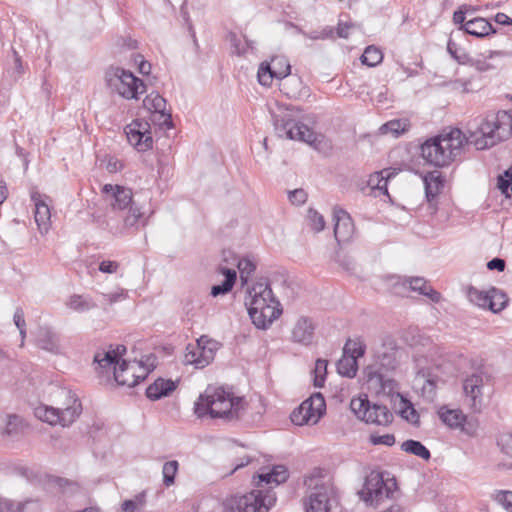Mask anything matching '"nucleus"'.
<instances>
[{"label":"nucleus","mask_w":512,"mask_h":512,"mask_svg":"<svg viewBox=\"0 0 512 512\" xmlns=\"http://www.w3.org/2000/svg\"><path fill=\"white\" fill-rule=\"evenodd\" d=\"M469 137L454 128L448 133L426 140L421 156L430 165L445 167L456 161L465 145L472 143L477 150L487 149L512 136V115L507 111L476 118L469 123Z\"/></svg>","instance_id":"obj_1"},{"label":"nucleus","mask_w":512,"mask_h":512,"mask_svg":"<svg viewBox=\"0 0 512 512\" xmlns=\"http://www.w3.org/2000/svg\"><path fill=\"white\" fill-rule=\"evenodd\" d=\"M244 411L243 398L235 397L231 391L216 386H208L194 405V412L200 418L209 414L211 418L233 421L242 418Z\"/></svg>","instance_id":"obj_2"},{"label":"nucleus","mask_w":512,"mask_h":512,"mask_svg":"<svg viewBox=\"0 0 512 512\" xmlns=\"http://www.w3.org/2000/svg\"><path fill=\"white\" fill-rule=\"evenodd\" d=\"M126 352L127 348L124 345H116V347L111 345L108 350H99L95 353L94 363L102 372L113 368L114 379L118 385L134 387L146 378L148 370L136 361L120 362Z\"/></svg>","instance_id":"obj_3"},{"label":"nucleus","mask_w":512,"mask_h":512,"mask_svg":"<svg viewBox=\"0 0 512 512\" xmlns=\"http://www.w3.org/2000/svg\"><path fill=\"white\" fill-rule=\"evenodd\" d=\"M245 304L253 324L267 329L282 313L267 279H260L248 290Z\"/></svg>","instance_id":"obj_4"},{"label":"nucleus","mask_w":512,"mask_h":512,"mask_svg":"<svg viewBox=\"0 0 512 512\" xmlns=\"http://www.w3.org/2000/svg\"><path fill=\"white\" fill-rule=\"evenodd\" d=\"M273 124L276 134L280 138L298 140L314 146L317 135L304 123L305 116L297 107L279 109L273 113Z\"/></svg>","instance_id":"obj_5"},{"label":"nucleus","mask_w":512,"mask_h":512,"mask_svg":"<svg viewBox=\"0 0 512 512\" xmlns=\"http://www.w3.org/2000/svg\"><path fill=\"white\" fill-rule=\"evenodd\" d=\"M304 484L307 488L304 500L305 512H330L333 487L329 480L317 473L307 476Z\"/></svg>","instance_id":"obj_6"},{"label":"nucleus","mask_w":512,"mask_h":512,"mask_svg":"<svg viewBox=\"0 0 512 512\" xmlns=\"http://www.w3.org/2000/svg\"><path fill=\"white\" fill-rule=\"evenodd\" d=\"M275 501L274 493L258 489L227 498L223 502V509L224 512H268Z\"/></svg>","instance_id":"obj_7"},{"label":"nucleus","mask_w":512,"mask_h":512,"mask_svg":"<svg viewBox=\"0 0 512 512\" xmlns=\"http://www.w3.org/2000/svg\"><path fill=\"white\" fill-rule=\"evenodd\" d=\"M105 80L111 90L125 99H138L146 91L141 79L131 71L118 66H111L105 73Z\"/></svg>","instance_id":"obj_8"},{"label":"nucleus","mask_w":512,"mask_h":512,"mask_svg":"<svg viewBox=\"0 0 512 512\" xmlns=\"http://www.w3.org/2000/svg\"><path fill=\"white\" fill-rule=\"evenodd\" d=\"M396 488L393 480L385 481L379 472H371L365 480L359 496L368 505L377 506L384 499L392 498Z\"/></svg>","instance_id":"obj_9"},{"label":"nucleus","mask_w":512,"mask_h":512,"mask_svg":"<svg viewBox=\"0 0 512 512\" xmlns=\"http://www.w3.org/2000/svg\"><path fill=\"white\" fill-rule=\"evenodd\" d=\"M350 409L356 417L368 424L387 426L393 421L392 412L385 406L377 403L371 404L366 398H353Z\"/></svg>","instance_id":"obj_10"},{"label":"nucleus","mask_w":512,"mask_h":512,"mask_svg":"<svg viewBox=\"0 0 512 512\" xmlns=\"http://www.w3.org/2000/svg\"><path fill=\"white\" fill-rule=\"evenodd\" d=\"M326 410V403L321 393H315L303 401L298 408L291 413V421L295 425L316 424Z\"/></svg>","instance_id":"obj_11"},{"label":"nucleus","mask_w":512,"mask_h":512,"mask_svg":"<svg viewBox=\"0 0 512 512\" xmlns=\"http://www.w3.org/2000/svg\"><path fill=\"white\" fill-rule=\"evenodd\" d=\"M390 280L392 282V292L396 295L404 296L408 291H414L427 296L435 303L439 302L441 299V294L428 285L426 280L422 277L401 278L399 276H393Z\"/></svg>","instance_id":"obj_12"},{"label":"nucleus","mask_w":512,"mask_h":512,"mask_svg":"<svg viewBox=\"0 0 512 512\" xmlns=\"http://www.w3.org/2000/svg\"><path fill=\"white\" fill-rule=\"evenodd\" d=\"M485 372L478 369L468 374L462 381L465 401L474 412H480L483 405V388L487 380Z\"/></svg>","instance_id":"obj_13"},{"label":"nucleus","mask_w":512,"mask_h":512,"mask_svg":"<svg viewBox=\"0 0 512 512\" xmlns=\"http://www.w3.org/2000/svg\"><path fill=\"white\" fill-rule=\"evenodd\" d=\"M216 349L217 342L202 336L196 344L186 347L184 361L196 368H204L214 359Z\"/></svg>","instance_id":"obj_14"},{"label":"nucleus","mask_w":512,"mask_h":512,"mask_svg":"<svg viewBox=\"0 0 512 512\" xmlns=\"http://www.w3.org/2000/svg\"><path fill=\"white\" fill-rule=\"evenodd\" d=\"M416 369L415 383L421 386L422 396L428 400H433L440 382L439 367L422 366V360L416 359Z\"/></svg>","instance_id":"obj_15"},{"label":"nucleus","mask_w":512,"mask_h":512,"mask_svg":"<svg viewBox=\"0 0 512 512\" xmlns=\"http://www.w3.org/2000/svg\"><path fill=\"white\" fill-rule=\"evenodd\" d=\"M124 131L128 142L138 151L144 152L152 147L153 139L148 122L136 119Z\"/></svg>","instance_id":"obj_16"},{"label":"nucleus","mask_w":512,"mask_h":512,"mask_svg":"<svg viewBox=\"0 0 512 512\" xmlns=\"http://www.w3.org/2000/svg\"><path fill=\"white\" fill-rule=\"evenodd\" d=\"M291 72V66L284 57H273L271 63L263 62L259 66L257 77L263 86H270L274 78L282 79Z\"/></svg>","instance_id":"obj_17"},{"label":"nucleus","mask_w":512,"mask_h":512,"mask_svg":"<svg viewBox=\"0 0 512 512\" xmlns=\"http://www.w3.org/2000/svg\"><path fill=\"white\" fill-rule=\"evenodd\" d=\"M364 375L368 389L378 395L390 396L397 391V382L387 374H379L375 367H366Z\"/></svg>","instance_id":"obj_18"},{"label":"nucleus","mask_w":512,"mask_h":512,"mask_svg":"<svg viewBox=\"0 0 512 512\" xmlns=\"http://www.w3.org/2000/svg\"><path fill=\"white\" fill-rule=\"evenodd\" d=\"M105 200L108 201L113 210H126L130 205L135 204L131 189L112 184H105L102 187Z\"/></svg>","instance_id":"obj_19"},{"label":"nucleus","mask_w":512,"mask_h":512,"mask_svg":"<svg viewBox=\"0 0 512 512\" xmlns=\"http://www.w3.org/2000/svg\"><path fill=\"white\" fill-rule=\"evenodd\" d=\"M334 236L338 242H346L354 234V223L350 215L343 209L335 207L333 209Z\"/></svg>","instance_id":"obj_20"},{"label":"nucleus","mask_w":512,"mask_h":512,"mask_svg":"<svg viewBox=\"0 0 512 512\" xmlns=\"http://www.w3.org/2000/svg\"><path fill=\"white\" fill-rule=\"evenodd\" d=\"M315 335V325L313 321L305 316L300 317L294 324L291 331L293 342L308 346L313 342Z\"/></svg>","instance_id":"obj_21"},{"label":"nucleus","mask_w":512,"mask_h":512,"mask_svg":"<svg viewBox=\"0 0 512 512\" xmlns=\"http://www.w3.org/2000/svg\"><path fill=\"white\" fill-rule=\"evenodd\" d=\"M31 199L34 202L35 211L34 218L35 222L38 226V230L41 234H46L50 228V208L49 206L41 199V196L34 192L31 195Z\"/></svg>","instance_id":"obj_22"},{"label":"nucleus","mask_w":512,"mask_h":512,"mask_svg":"<svg viewBox=\"0 0 512 512\" xmlns=\"http://www.w3.org/2000/svg\"><path fill=\"white\" fill-rule=\"evenodd\" d=\"M398 365L397 351L393 348L378 352L372 364L367 367H375L379 374H387L393 371Z\"/></svg>","instance_id":"obj_23"},{"label":"nucleus","mask_w":512,"mask_h":512,"mask_svg":"<svg viewBox=\"0 0 512 512\" xmlns=\"http://www.w3.org/2000/svg\"><path fill=\"white\" fill-rule=\"evenodd\" d=\"M144 106L153 113L160 114L162 123L168 127L172 126L171 114L166 112V100L158 93H150L143 101Z\"/></svg>","instance_id":"obj_24"},{"label":"nucleus","mask_w":512,"mask_h":512,"mask_svg":"<svg viewBox=\"0 0 512 512\" xmlns=\"http://www.w3.org/2000/svg\"><path fill=\"white\" fill-rule=\"evenodd\" d=\"M426 198L429 202L433 201L444 188V178L439 171H432L423 177Z\"/></svg>","instance_id":"obj_25"},{"label":"nucleus","mask_w":512,"mask_h":512,"mask_svg":"<svg viewBox=\"0 0 512 512\" xmlns=\"http://www.w3.org/2000/svg\"><path fill=\"white\" fill-rule=\"evenodd\" d=\"M176 389V382L159 378L146 389V396L151 400H159L168 396Z\"/></svg>","instance_id":"obj_26"},{"label":"nucleus","mask_w":512,"mask_h":512,"mask_svg":"<svg viewBox=\"0 0 512 512\" xmlns=\"http://www.w3.org/2000/svg\"><path fill=\"white\" fill-rule=\"evenodd\" d=\"M127 210L126 215L123 217L124 229H138L140 226L144 227L147 225L148 217H145V213L137 203L130 205Z\"/></svg>","instance_id":"obj_27"},{"label":"nucleus","mask_w":512,"mask_h":512,"mask_svg":"<svg viewBox=\"0 0 512 512\" xmlns=\"http://www.w3.org/2000/svg\"><path fill=\"white\" fill-rule=\"evenodd\" d=\"M288 478V471L283 465L274 466L269 472H262L258 475V487H262L263 483L266 485H279L284 483Z\"/></svg>","instance_id":"obj_28"},{"label":"nucleus","mask_w":512,"mask_h":512,"mask_svg":"<svg viewBox=\"0 0 512 512\" xmlns=\"http://www.w3.org/2000/svg\"><path fill=\"white\" fill-rule=\"evenodd\" d=\"M69 394V402L66 407L60 408V425L62 426H69L72 424L76 418L79 417V415L82 412V405L81 402L75 397L74 394Z\"/></svg>","instance_id":"obj_29"},{"label":"nucleus","mask_w":512,"mask_h":512,"mask_svg":"<svg viewBox=\"0 0 512 512\" xmlns=\"http://www.w3.org/2000/svg\"><path fill=\"white\" fill-rule=\"evenodd\" d=\"M38 346L50 353L59 354L61 352L59 337L48 328H41L37 336Z\"/></svg>","instance_id":"obj_30"},{"label":"nucleus","mask_w":512,"mask_h":512,"mask_svg":"<svg viewBox=\"0 0 512 512\" xmlns=\"http://www.w3.org/2000/svg\"><path fill=\"white\" fill-rule=\"evenodd\" d=\"M463 29L466 33L476 37H484L490 33H495L492 25L484 18H474L466 21Z\"/></svg>","instance_id":"obj_31"},{"label":"nucleus","mask_w":512,"mask_h":512,"mask_svg":"<svg viewBox=\"0 0 512 512\" xmlns=\"http://www.w3.org/2000/svg\"><path fill=\"white\" fill-rule=\"evenodd\" d=\"M219 272L225 276V280L218 285H214L211 288V295L217 297L230 292L236 282V271L233 268L219 267Z\"/></svg>","instance_id":"obj_32"},{"label":"nucleus","mask_w":512,"mask_h":512,"mask_svg":"<svg viewBox=\"0 0 512 512\" xmlns=\"http://www.w3.org/2000/svg\"><path fill=\"white\" fill-rule=\"evenodd\" d=\"M438 414L443 423L451 428L462 427L466 419L463 412L459 409H447L442 407Z\"/></svg>","instance_id":"obj_33"},{"label":"nucleus","mask_w":512,"mask_h":512,"mask_svg":"<svg viewBox=\"0 0 512 512\" xmlns=\"http://www.w3.org/2000/svg\"><path fill=\"white\" fill-rule=\"evenodd\" d=\"M500 55V52L489 51L488 55L483 54L475 58L470 57L467 64L471 65L479 72H487L496 69L497 65L490 60Z\"/></svg>","instance_id":"obj_34"},{"label":"nucleus","mask_w":512,"mask_h":512,"mask_svg":"<svg viewBox=\"0 0 512 512\" xmlns=\"http://www.w3.org/2000/svg\"><path fill=\"white\" fill-rule=\"evenodd\" d=\"M66 306L73 311L82 313L95 308L97 305L89 296L74 294L69 297Z\"/></svg>","instance_id":"obj_35"},{"label":"nucleus","mask_w":512,"mask_h":512,"mask_svg":"<svg viewBox=\"0 0 512 512\" xmlns=\"http://www.w3.org/2000/svg\"><path fill=\"white\" fill-rule=\"evenodd\" d=\"M397 397L399 398L398 404V413L399 415L405 419L407 422L418 425L419 424V414L415 410L414 406L410 401L404 398L397 392Z\"/></svg>","instance_id":"obj_36"},{"label":"nucleus","mask_w":512,"mask_h":512,"mask_svg":"<svg viewBox=\"0 0 512 512\" xmlns=\"http://www.w3.org/2000/svg\"><path fill=\"white\" fill-rule=\"evenodd\" d=\"M401 450L426 461L431 458L430 451L420 441L417 440L409 439L404 441L401 444Z\"/></svg>","instance_id":"obj_37"},{"label":"nucleus","mask_w":512,"mask_h":512,"mask_svg":"<svg viewBox=\"0 0 512 512\" xmlns=\"http://www.w3.org/2000/svg\"><path fill=\"white\" fill-rule=\"evenodd\" d=\"M391 176L392 173L386 169L375 172L369 176L368 185L372 190H379L383 194L388 195L387 184Z\"/></svg>","instance_id":"obj_38"},{"label":"nucleus","mask_w":512,"mask_h":512,"mask_svg":"<svg viewBox=\"0 0 512 512\" xmlns=\"http://www.w3.org/2000/svg\"><path fill=\"white\" fill-rule=\"evenodd\" d=\"M358 365L354 356L343 355L337 363V371L340 375L353 378L357 373Z\"/></svg>","instance_id":"obj_39"},{"label":"nucleus","mask_w":512,"mask_h":512,"mask_svg":"<svg viewBox=\"0 0 512 512\" xmlns=\"http://www.w3.org/2000/svg\"><path fill=\"white\" fill-rule=\"evenodd\" d=\"M35 415L41 421L47 422L51 425L60 424V408L41 406L36 408Z\"/></svg>","instance_id":"obj_40"},{"label":"nucleus","mask_w":512,"mask_h":512,"mask_svg":"<svg viewBox=\"0 0 512 512\" xmlns=\"http://www.w3.org/2000/svg\"><path fill=\"white\" fill-rule=\"evenodd\" d=\"M489 310L494 313L502 311L508 302V298L501 290L497 288H491L489 290Z\"/></svg>","instance_id":"obj_41"},{"label":"nucleus","mask_w":512,"mask_h":512,"mask_svg":"<svg viewBox=\"0 0 512 512\" xmlns=\"http://www.w3.org/2000/svg\"><path fill=\"white\" fill-rule=\"evenodd\" d=\"M467 298L472 304L480 308L489 309V291H481L475 287L470 286L467 289Z\"/></svg>","instance_id":"obj_42"},{"label":"nucleus","mask_w":512,"mask_h":512,"mask_svg":"<svg viewBox=\"0 0 512 512\" xmlns=\"http://www.w3.org/2000/svg\"><path fill=\"white\" fill-rule=\"evenodd\" d=\"M383 59V54L380 49L375 46H368L361 56L363 64L374 67L378 65Z\"/></svg>","instance_id":"obj_43"},{"label":"nucleus","mask_w":512,"mask_h":512,"mask_svg":"<svg viewBox=\"0 0 512 512\" xmlns=\"http://www.w3.org/2000/svg\"><path fill=\"white\" fill-rule=\"evenodd\" d=\"M491 499L500 505L507 512H512V491L495 490L491 494Z\"/></svg>","instance_id":"obj_44"},{"label":"nucleus","mask_w":512,"mask_h":512,"mask_svg":"<svg viewBox=\"0 0 512 512\" xmlns=\"http://www.w3.org/2000/svg\"><path fill=\"white\" fill-rule=\"evenodd\" d=\"M407 130L406 121L402 120H391L380 127L382 134H391L394 137H398L400 134Z\"/></svg>","instance_id":"obj_45"},{"label":"nucleus","mask_w":512,"mask_h":512,"mask_svg":"<svg viewBox=\"0 0 512 512\" xmlns=\"http://www.w3.org/2000/svg\"><path fill=\"white\" fill-rule=\"evenodd\" d=\"M365 353V345L359 339H348L343 348V355L354 356L357 360Z\"/></svg>","instance_id":"obj_46"},{"label":"nucleus","mask_w":512,"mask_h":512,"mask_svg":"<svg viewBox=\"0 0 512 512\" xmlns=\"http://www.w3.org/2000/svg\"><path fill=\"white\" fill-rule=\"evenodd\" d=\"M179 464L176 460L167 461L162 468L163 483L170 487L175 482V476L178 472Z\"/></svg>","instance_id":"obj_47"},{"label":"nucleus","mask_w":512,"mask_h":512,"mask_svg":"<svg viewBox=\"0 0 512 512\" xmlns=\"http://www.w3.org/2000/svg\"><path fill=\"white\" fill-rule=\"evenodd\" d=\"M229 41L232 47V53L238 56L244 55L250 48V42L244 37H238L234 33H230Z\"/></svg>","instance_id":"obj_48"},{"label":"nucleus","mask_w":512,"mask_h":512,"mask_svg":"<svg viewBox=\"0 0 512 512\" xmlns=\"http://www.w3.org/2000/svg\"><path fill=\"white\" fill-rule=\"evenodd\" d=\"M30 504L36 505L33 501L14 503L9 499L0 498V512H23L25 507Z\"/></svg>","instance_id":"obj_49"},{"label":"nucleus","mask_w":512,"mask_h":512,"mask_svg":"<svg viewBox=\"0 0 512 512\" xmlns=\"http://www.w3.org/2000/svg\"><path fill=\"white\" fill-rule=\"evenodd\" d=\"M237 262V267L240 271L241 280L246 282L248 277L254 272L256 266L253 261L248 258L234 259Z\"/></svg>","instance_id":"obj_50"},{"label":"nucleus","mask_w":512,"mask_h":512,"mask_svg":"<svg viewBox=\"0 0 512 512\" xmlns=\"http://www.w3.org/2000/svg\"><path fill=\"white\" fill-rule=\"evenodd\" d=\"M327 372V361L318 359L314 369V386L322 387L325 382V376Z\"/></svg>","instance_id":"obj_51"},{"label":"nucleus","mask_w":512,"mask_h":512,"mask_svg":"<svg viewBox=\"0 0 512 512\" xmlns=\"http://www.w3.org/2000/svg\"><path fill=\"white\" fill-rule=\"evenodd\" d=\"M307 217L309 225L314 232H321L325 228V220L316 210L310 208Z\"/></svg>","instance_id":"obj_52"},{"label":"nucleus","mask_w":512,"mask_h":512,"mask_svg":"<svg viewBox=\"0 0 512 512\" xmlns=\"http://www.w3.org/2000/svg\"><path fill=\"white\" fill-rule=\"evenodd\" d=\"M498 188L507 198L512 197V171H505L498 177Z\"/></svg>","instance_id":"obj_53"},{"label":"nucleus","mask_w":512,"mask_h":512,"mask_svg":"<svg viewBox=\"0 0 512 512\" xmlns=\"http://www.w3.org/2000/svg\"><path fill=\"white\" fill-rule=\"evenodd\" d=\"M447 51L459 64H467L468 60H470V56L459 49L452 40H449L447 43Z\"/></svg>","instance_id":"obj_54"},{"label":"nucleus","mask_w":512,"mask_h":512,"mask_svg":"<svg viewBox=\"0 0 512 512\" xmlns=\"http://www.w3.org/2000/svg\"><path fill=\"white\" fill-rule=\"evenodd\" d=\"M23 427V421L22 419L17 415H8L6 426H5V433L8 435H13L18 433Z\"/></svg>","instance_id":"obj_55"},{"label":"nucleus","mask_w":512,"mask_h":512,"mask_svg":"<svg viewBox=\"0 0 512 512\" xmlns=\"http://www.w3.org/2000/svg\"><path fill=\"white\" fill-rule=\"evenodd\" d=\"M370 443L373 445H385L391 447L395 444V436L393 434H371L369 437Z\"/></svg>","instance_id":"obj_56"},{"label":"nucleus","mask_w":512,"mask_h":512,"mask_svg":"<svg viewBox=\"0 0 512 512\" xmlns=\"http://www.w3.org/2000/svg\"><path fill=\"white\" fill-rule=\"evenodd\" d=\"M54 482L64 493H74L79 489V485L76 482L65 478H56Z\"/></svg>","instance_id":"obj_57"},{"label":"nucleus","mask_w":512,"mask_h":512,"mask_svg":"<svg viewBox=\"0 0 512 512\" xmlns=\"http://www.w3.org/2000/svg\"><path fill=\"white\" fill-rule=\"evenodd\" d=\"M497 443L505 454H512V432L501 434Z\"/></svg>","instance_id":"obj_58"},{"label":"nucleus","mask_w":512,"mask_h":512,"mask_svg":"<svg viewBox=\"0 0 512 512\" xmlns=\"http://www.w3.org/2000/svg\"><path fill=\"white\" fill-rule=\"evenodd\" d=\"M355 24L352 22H344L343 20H339L337 25V35L340 38H348L349 31L355 28Z\"/></svg>","instance_id":"obj_59"},{"label":"nucleus","mask_w":512,"mask_h":512,"mask_svg":"<svg viewBox=\"0 0 512 512\" xmlns=\"http://www.w3.org/2000/svg\"><path fill=\"white\" fill-rule=\"evenodd\" d=\"M307 194L303 189H295L289 192V200L293 204L301 205L305 203Z\"/></svg>","instance_id":"obj_60"},{"label":"nucleus","mask_w":512,"mask_h":512,"mask_svg":"<svg viewBox=\"0 0 512 512\" xmlns=\"http://www.w3.org/2000/svg\"><path fill=\"white\" fill-rule=\"evenodd\" d=\"M119 268V263L116 261H110V260H103L99 264V270L103 273H116Z\"/></svg>","instance_id":"obj_61"},{"label":"nucleus","mask_w":512,"mask_h":512,"mask_svg":"<svg viewBox=\"0 0 512 512\" xmlns=\"http://www.w3.org/2000/svg\"><path fill=\"white\" fill-rule=\"evenodd\" d=\"M125 296H126V294H125L124 290H122V289L119 291H116V292L102 294L104 302L107 304H110V305L125 298Z\"/></svg>","instance_id":"obj_62"},{"label":"nucleus","mask_w":512,"mask_h":512,"mask_svg":"<svg viewBox=\"0 0 512 512\" xmlns=\"http://www.w3.org/2000/svg\"><path fill=\"white\" fill-rule=\"evenodd\" d=\"M135 62L139 63V72L143 75H148L151 72V64L143 59L142 55L135 57Z\"/></svg>","instance_id":"obj_63"},{"label":"nucleus","mask_w":512,"mask_h":512,"mask_svg":"<svg viewBox=\"0 0 512 512\" xmlns=\"http://www.w3.org/2000/svg\"><path fill=\"white\" fill-rule=\"evenodd\" d=\"M106 168L109 172L115 173L123 168V164L117 158H109L106 164Z\"/></svg>","instance_id":"obj_64"}]
</instances>
